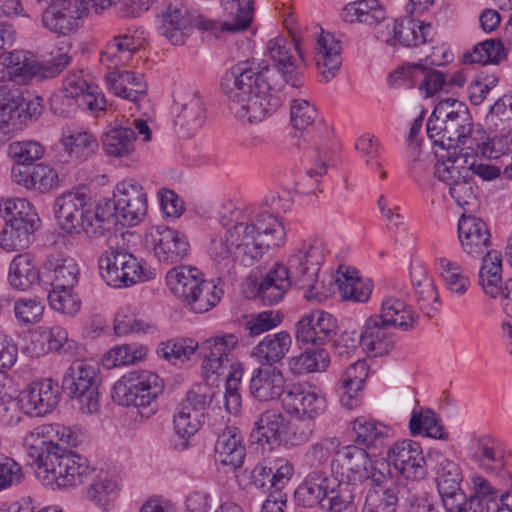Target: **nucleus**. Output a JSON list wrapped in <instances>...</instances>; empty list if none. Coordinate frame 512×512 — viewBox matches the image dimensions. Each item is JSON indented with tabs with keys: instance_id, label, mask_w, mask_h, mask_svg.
I'll return each mask as SVG.
<instances>
[{
	"instance_id": "nucleus-1",
	"label": "nucleus",
	"mask_w": 512,
	"mask_h": 512,
	"mask_svg": "<svg viewBox=\"0 0 512 512\" xmlns=\"http://www.w3.org/2000/svg\"><path fill=\"white\" fill-rule=\"evenodd\" d=\"M291 47L285 38L271 39L267 51L275 69L247 60L225 73L221 89L237 118L251 124L263 121L283 105L289 90L302 85Z\"/></svg>"
},
{
	"instance_id": "nucleus-2",
	"label": "nucleus",
	"mask_w": 512,
	"mask_h": 512,
	"mask_svg": "<svg viewBox=\"0 0 512 512\" xmlns=\"http://www.w3.org/2000/svg\"><path fill=\"white\" fill-rule=\"evenodd\" d=\"M285 237L283 223L273 214L261 212L249 223L235 224L225 237L212 238L210 253L219 268L228 271L236 261L252 265L269 249L283 245Z\"/></svg>"
},
{
	"instance_id": "nucleus-3",
	"label": "nucleus",
	"mask_w": 512,
	"mask_h": 512,
	"mask_svg": "<svg viewBox=\"0 0 512 512\" xmlns=\"http://www.w3.org/2000/svg\"><path fill=\"white\" fill-rule=\"evenodd\" d=\"M476 128L468 106L453 97L441 99L426 124L430 140L443 149L467 148Z\"/></svg>"
},
{
	"instance_id": "nucleus-4",
	"label": "nucleus",
	"mask_w": 512,
	"mask_h": 512,
	"mask_svg": "<svg viewBox=\"0 0 512 512\" xmlns=\"http://www.w3.org/2000/svg\"><path fill=\"white\" fill-rule=\"evenodd\" d=\"M50 448L54 451H47L43 460H33L36 476L45 486L76 487L94 480L95 469L85 457L62 447Z\"/></svg>"
},
{
	"instance_id": "nucleus-5",
	"label": "nucleus",
	"mask_w": 512,
	"mask_h": 512,
	"mask_svg": "<svg viewBox=\"0 0 512 512\" xmlns=\"http://www.w3.org/2000/svg\"><path fill=\"white\" fill-rule=\"evenodd\" d=\"M166 282L170 291L195 313L207 312L221 299L222 290L204 280L202 273L195 267L178 266L170 269Z\"/></svg>"
},
{
	"instance_id": "nucleus-6",
	"label": "nucleus",
	"mask_w": 512,
	"mask_h": 512,
	"mask_svg": "<svg viewBox=\"0 0 512 512\" xmlns=\"http://www.w3.org/2000/svg\"><path fill=\"white\" fill-rule=\"evenodd\" d=\"M120 0H36L42 9L41 22L45 29L60 35L77 30L80 20L87 15L90 6L98 10L115 5Z\"/></svg>"
},
{
	"instance_id": "nucleus-7",
	"label": "nucleus",
	"mask_w": 512,
	"mask_h": 512,
	"mask_svg": "<svg viewBox=\"0 0 512 512\" xmlns=\"http://www.w3.org/2000/svg\"><path fill=\"white\" fill-rule=\"evenodd\" d=\"M323 262V248L316 241L303 243L288 259L286 270L294 286L305 290L304 297L309 301L321 302L327 298L323 282L318 280Z\"/></svg>"
},
{
	"instance_id": "nucleus-8",
	"label": "nucleus",
	"mask_w": 512,
	"mask_h": 512,
	"mask_svg": "<svg viewBox=\"0 0 512 512\" xmlns=\"http://www.w3.org/2000/svg\"><path fill=\"white\" fill-rule=\"evenodd\" d=\"M331 470L340 480L349 481L360 486L381 487L388 481V473L378 465L372 464L365 448L347 445L340 448L331 463Z\"/></svg>"
},
{
	"instance_id": "nucleus-9",
	"label": "nucleus",
	"mask_w": 512,
	"mask_h": 512,
	"mask_svg": "<svg viewBox=\"0 0 512 512\" xmlns=\"http://www.w3.org/2000/svg\"><path fill=\"white\" fill-rule=\"evenodd\" d=\"M55 214L60 227L70 234L84 233L95 239L91 198L86 187L61 194L56 198Z\"/></svg>"
},
{
	"instance_id": "nucleus-10",
	"label": "nucleus",
	"mask_w": 512,
	"mask_h": 512,
	"mask_svg": "<svg viewBox=\"0 0 512 512\" xmlns=\"http://www.w3.org/2000/svg\"><path fill=\"white\" fill-rule=\"evenodd\" d=\"M163 389V381L157 374L145 370L131 371L114 384L112 398L122 406L148 407Z\"/></svg>"
},
{
	"instance_id": "nucleus-11",
	"label": "nucleus",
	"mask_w": 512,
	"mask_h": 512,
	"mask_svg": "<svg viewBox=\"0 0 512 512\" xmlns=\"http://www.w3.org/2000/svg\"><path fill=\"white\" fill-rule=\"evenodd\" d=\"M101 379L98 370L84 361L73 362L66 370L63 390L78 401L83 413L93 414L99 410V385Z\"/></svg>"
},
{
	"instance_id": "nucleus-12",
	"label": "nucleus",
	"mask_w": 512,
	"mask_h": 512,
	"mask_svg": "<svg viewBox=\"0 0 512 512\" xmlns=\"http://www.w3.org/2000/svg\"><path fill=\"white\" fill-rule=\"evenodd\" d=\"M109 250L99 259V269L109 286L128 287L142 278L143 268L133 254L119 245V236H109Z\"/></svg>"
},
{
	"instance_id": "nucleus-13",
	"label": "nucleus",
	"mask_w": 512,
	"mask_h": 512,
	"mask_svg": "<svg viewBox=\"0 0 512 512\" xmlns=\"http://www.w3.org/2000/svg\"><path fill=\"white\" fill-rule=\"evenodd\" d=\"M213 394L205 384L194 385L179 403L173 417V425L176 434L183 440L180 449L188 445L187 439L193 436L201 427L204 413L209 406Z\"/></svg>"
},
{
	"instance_id": "nucleus-14",
	"label": "nucleus",
	"mask_w": 512,
	"mask_h": 512,
	"mask_svg": "<svg viewBox=\"0 0 512 512\" xmlns=\"http://www.w3.org/2000/svg\"><path fill=\"white\" fill-rule=\"evenodd\" d=\"M378 465L388 472L392 465L403 477L411 480L423 479L427 474L420 444L409 439L394 443L387 451V461H380Z\"/></svg>"
},
{
	"instance_id": "nucleus-15",
	"label": "nucleus",
	"mask_w": 512,
	"mask_h": 512,
	"mask_svg": "<svg viewBox=\"0 0 512 512\" xmlns=\"http://www.w3.org/2000/svg\"><path fill=\"white\" fill-rule=\"evenodd\" d=\"M116 199V220L134 226L147 213V195L140 183L134 179L120 181L113 192Z\"/></svg>"
},
{
	"instance_id": "nucleus-16",
	"label": "nucleus",
	"mask_w": 512,
	"mask_h": 512,
	"mask_svg": "<svg viewBox=\"0 0 512 512\" xmlns=\"http://www.w3.org/2000/svg\"><path fill=\"white\" fill-rule=\"evenodd\" d=\"M146 242L152 248L154 256L167 265L184 260L190 252L187 236L166 226L151 228L146 234Z\"/></svg>"
},
{
	"instance_id": "nucleus-17",
	"label": "nucleus",
	"mask_w": 512,
	"mask_h": 512,
	"mask_svg": "<svg viewBox=\"0 0 512 512\" xmlns=\"http://www.w3.org/2000/svg\"><path fill=\"white\" fill-rule=\"evenodd\" d=\"M55 441L77 446L78 435L70 427L61 424H42L25 436L23 445L30 458L43 460L47 451H54L50 447H61Z\"/></svg>"
},
{
	"instance_id": "nucleus-18",
	"label": "nucleus",
	"mask_w": 512,
	"mask_h": 512,
	"mask_svg": "<svg viewBox=\"0 0 512 512\" xmlns=\"http://www.w3.org/2000/svg\"><path fill=\"white\" fill-rule=\"evenodd\" d=\"M428 460L433 463L436 484L445 509L455 507L454 500H462L464 493L460 488L462 473L459 465L442 453H429Z\"/></svg>"
},
{
	"instance_id": "nucleus-19",
	"label": "nucleus",
	"mask_w": 512,
	"mask_h": 512,
	"mask_svg": "<svg viewBox=\"0 0 512 512\" xmlns=\"http://www.w3.org/2000/svg\"><path fill=\"white\" fill-rule=\"evenodd\" d=\"M28 349L37 357L51 351L62 356L73 357L79 355L80 346L76 341L68 338L67 331L61 326H41L32 332Z\"/></svg>"
},
{
	"instance_id": "nucleus-20",
	"label": "nucleus",
	"mask_w": 512,
	"mask_h": 512,
	"mask_svg": "<svg viewBox=\"0 0 512 512\" xmlns=\"http://www.w3.org/2000/svg\"><path fill=\"white\" fill-rule=\"evenodd\" d=\"M336 319L323 310H313L301 317L296 324L295 337L305 345H323L336 334Z\"/></svg>"
},
{
	"instance_id": "nucleus-21",
	"label": "nucleus",
	"mask_w": 512,
	"mask_h": 512,
	"mask_svg": "<svg viewBox=\"0 0 512 512\" xmlns=\"http://www.w3.org/2000/svg\"><path fill=\"white\" fill-rule=\"evenodd\" d=\"M60 391L58 384L51 378L33 382L21 394L22 408L25 413L34 416H44L58 405Z\"/></svg>"
},
{
	"instance_id": "nucleus-22",
	"label": "nucleus",
	"mask_w": 512,
	"mask_h": 512,
	"mask_svg": "<svg viewBox=\"0 0 512 512\" xmlns=\"http://www.w3.org/2000/svg\"><path fill=\"white\" fill-rule=\"evenodd\" d=\"M226 19L223 23L200 19L197 27L201 30L239 32L247 30L252 22L253 0H222Z\"/></svg>"
},
{
	"instance_id": "nucleus-23",
	"label": "nucleus",
	"mask_w": 512,
	"mask_h": 512,
	"mask_svg": "<svg viewBox=\"0 0 512 512\" xmlns=\"http://www.w3.org/2000/svg\"><path fill=\"white\" fill-rule=\"evenodd\" d=\"M158 21L159 33L173 45H183L193 30L188 10L181 2L166 5Z\"/></svg>"
},
{
	"instance_id": "nucleus-24",
	"label": "nucleus",
	"mask_w": 512,
	"mask_h": 512,
	"mask_svg": "<svg viewBox=\"0 0 512 512\" xmlns=\"http://www.w3.org/2000/svg\"><path fill=\"white\" fill-rule=\"evenodd\" d=\"M289 430V420L278 410H266L261 413L254 423L250 433L252 443L269 445L270 448L279 446Z\"/></svg>"
},
{
	"instance_id": "nucleus-25",
	"label": "nucleus",
	"mask_w": 512,
	"mask_h": 512,
	"mask_svg": "<svg viewBox=\"0 0 512 512\" xmlns=\"http://www.w3.org/2000/svg\"><path fill=\"white\" fill-rule=\"evenodd\" d=\"M283 404L288 413L309 420L321 415L325 410V399L314 390L302 385H291L283 397Z\"/></svg>"
},
{
	"instance_id": "nucleus-26",
	"label": "nucleus",
	"mask_w": 512,
	"mask_h": 512,
	"mask_svg": "<svg viewBox=\"0 0 512 512\" xmlns=\"http://www.w3.org/2000/svg\"><path fill=\"white\" fill-rule=\"evenodd\" d=\"M250 394L261 402L284 395V376L277 366H261L253 370L250 379Z\"/></svg>"
},
{
	"instance_id": "nucleus-27",
	"label": "nucleus",
	"mask_w": 512,
	"mask_h": 512,
	"mask_svg": "<svg viewBox=\"0 0 512 512\" xmlns=\"http://www.w3.org/2000/svg\"><path fill=\"white\" fill-rule=\"evenodd\" d=\"M238 343V337L229 333L222 336H215L197 343L199 356L203 357V369L206 373H218L224 362H228V355Z\"/></svg>"
},
{
	"instance_id": "nucleus-28",
	"label": "nucleus",
	"mask_w": 512,
	"mask_h": 512,
	"mask_svg": "<svg viewBox=\"0 0 512 512\" xmlns=\"http://www.w3.org/2000/svg\"><path fill=\"white\" fill-rule=\"evenodd\" d=\"M435 31L431 23L404 17L395 20L393 24V37L386 40L387 44L396 42L405 47H415L432 41Z\"/></svg>"
},
{
	"instance_id": "nucleus-29",
	"label": "nucleus",
	"mask_w": 512,
	"mask_h": 512,
	"mask_svg": "<svg viewBox=\"0 0 512 512\" xmlns=\"http://www.w3.org/2000/svg\"><path fill=\"white\" fill-rule=\"evenodd\" d=\"M459 240L464 252L475 256L490 245V232L486 223L475 216H461L458 223Z\"/></svg>"
},
{
	"instance_id": "nucleus-30",
	"label": "nucleus",
	"mask_w": 512,
	"mask_h": 512,
	"mask_svg": "<svg viewBox=\"0 0 512 512\" xmlns=\"http://www.w3.org/2000/svg\"><path fill=\"white\" fill-rule=\"evenodd\" d=\"M368 374L364 361H356L346 370L343 380L337 389L340 404L352 410L362 403V388Z\"/></svg>"
},
{
	"instance_id": "nucleus-31",
	"label": "nucleus",
	"mask_w": 512,
	"mask_h": 512,
	"mask_svg": "<svg viewBox=\"0 0 512 512\" xmlns=\"http://www.w3.org/2000/svg\"><path fill=\"white\" fill-rule=\"evenodd\" d=\"M291 344L290 334L287 331H280L265 336L252 348L250 355L261 366H276L285 358Z\"/></svg>"
},
{
	"instance_id": "nucleus-32",
	"label": "nucleus",
	"mask_w": 512,
	"mask_h": 512,
	"mask_svg": "<svg viewBox=\"0 0 512 512\" xmlns=\"http://www.w3.org/2000/svg\"><path fill=\"white\" fill-rule=\"evenodd\" d=\"M106 81L115 95L132 102L138 101L147 92L143 75L131 71L113 69L106 74Z\"/></svg>"
},
{
	"instance_id": "nucleus-33",
	"label": "nucleus",
	"mask_w": 512,
	"mask_h": 512,
	"mask_svg": "<svg viewBox=\"0 0 512 512\" xmlns=\"http://www.w3.org/2000/svg\"><path fill=\"white\" fill-rule=\"evenodd\" d=\"M140 42L132 34L125 33L114 36L100 53V61L109 69H116L128 64L132 56L139 50Z\"/></svg>"
},
{
	"instance_id": "nucleus-34",
	"label": "nucleus",
	"mask_w": 512,
	"mask_h": 512,
	"mask_svg": "<svg viewBox=\"0 0 512 512\" xmlns=\"http://www.w3.org/2000/svg\"><path fill=\"white\" fill-rule=\"evenodd\" d=\"M315 50L318 69L325 80L329 81L335 77L342 63L340 42L331 33L321 30Z\"/></svg>"
},
{
	"instance_id": "nucleus-35",
	"label": "nucleus",
	"mask_w": 512,
	"mask_h": 512,
	"mask_svg": "<svg viewBox=\"0 0 512 512\" xmlns=\"http://www.w3.org/2000/svg\"><path fill=\"white\" fill-rule=\"evenodd\" d=\"M293 466L287 461L260 463L251 472V483L259 489H283L293 474Z\"/></svg>"
},
{
	"instance_id": "nucleus-36",
	"label": "nucleus",
	"mask_w": 512,
	"mask_h": 512,
	"mask_svg": "<svg viewBox=\"0 0 512 512\" xmlns=\"http://www.w3.org/2000/svg\"><path fill=\"white\" fill-rule=\"evenodd\" d=\"M291 286L294 284L286 265L277 263L260 282L258 296L264 304L273 305L283 298Z\"/></svg>"
},
{
	"instance_id": "nucleus-37",
	"label": "nucleus",
	"mask_w": 512,
	"mask_h": 512,
	"mask_svg": "<svg viewBox=\"0 0 512 512\" xmlns=\"http://www.w3.org/2000/svg\"><path fill=\"white\" fill-rule=\"evenodd\" d=\"M330 489V480L321 472H311L305 481L295 490L296 502L303 507L317 505L326 508V498Z\"/></svg>"
},
{
	"instance_id": "nucleus-38",
	"label": "nucleus",
	"mask_w": 512,
	"mask_h": 512,
	"mask_svg": "<svg viewBox=\"0 0 512 512\" xmlns=\"http://www.w3.org/2000/svg\"><path fill=\"white\" fill-rule=\"evenodd\" d=\"M216 461L230 466L233 470L239 468L245 458V448L241 444V436L236 428H226L218 435L215 443Z\"/></svg>"
},
{
	"instance_id": "nucleus-39",
	"label": "nucleus",
	"mask_w": 512,
	"mask_h": 512,
	"mask_svg": "<svg viewBox=\"0 0 512 512\" xmlns=\"http://www.w3.org/2000/svg\"><path fill=\"white\" fill-rule=\"evenodd\" d=\"M24 97L18 89L0 87V129L7 131L23 127Z\"/></svg>"
},
{
	"instance_id": "nucleus-40",
	"label": "nucleus",
	"mask_w": 512,
	"mask_h": 512,
	"mask_svg": "<svg viewBox=\"0 0 512 512\" xmlns=\"http://www.w3.org/2000/svg\"><path fill=\"white\" fill-rule=\"evenodd\" d=\"M377 316L380 323L403 331L411 330L418 318L411 306L392 296L382 301L381 313Z\"/></svg>"
},
{
	"instance_id": "nucleus-41",
	"label": "nucleus",
	"mask_w": 512,
	"mask_h": 512,
	"mask_svg": "<svg viewBox=\"0 0 512 512\" xmlns=\"http://www.w3.org/2000/svg\"><path fill=\"white\" fill-rule=\"evenodd\" d=\"M47 278L51 288H73L78 281L79 268L72 258H64L61 255H51L47 260Z\"/></svg>"
},
{
	"instance_id": "nucleus-42",
	"label": "nucleus",
	"mask_w": 512,
	"mask_h": 512,
	"mask_svg": "<svg viewBox=\"0 0 512 512\" xmlns=\"http://www.w3.org/2000/svg\"><path fill=\"white\" fill-rule=\"evenodd\" d=\"M34 66L28 61L26 53L15 50L0 55V81L25 83L33 77Z\"/></svg>"
},
{
	"instance_id": "nucleus-43",
	"label": "nucleus",
	"mask_w": 512,
	"mask_h": 512,
	"mask_svg": "<svg viewBox=\"0 0 512 512\" xmlns=\"http://www.w3.org/2000/svg\"><path fill=\"white\" fill-rule=\"evenodd\" d=\"M352 429L355 433V443L363 445L365 449L382 446L391 431L390 427L382 422L364 416L357 417L352 422Z\"/></svg>"
},
{
	"instance_id": "nucleus-44",
	"label": "nucleus",
	"mask_w": 512,
	"mask_h": 512,
	"mask_svg": "<svg viewBox=\"0 0 512 512\" xmlns=\"http://www.w3.org/2000/svg\"><path fill=\"white\" fill-rule=\"evenodd\" d=\"M35 258L29 253L15 256L9 266V283L17 290L25 291L39 280Z\"/></svg>"
},
{
	"instance_id": "nucleus-45",
	"label": "nucleus",
	"mask_w": 512,
	"mask_h": 512,
	"mask_svg": "<svg viewBox=\"0 0 512 512\" xmlns=\"http://www.w3.org/2000/svg\"><path fill=\"white\" fill-rule=\"evenodd\" d=\"M174 122L185 137L193 135L202 126L204 122V104L196 93L183 98L181 110Z\"/></svg>"
},
{
	"instance_id": "nucleus-46",
	"label": "nucleus",
	"mask_w": 512,
	"mask_h": 512,
	"mask_svg": "<svg viewBox=\"0 0 512 512\" xmlns=\"http://www.w3.org/2000/svg\"><path fill=\"white\" fill-rule=\"evenodd\" d=\"M378 316H371L366 320L364 330L361 332V342L376 355L387 353L393 346V337L390 325L380 323Z\"/></svg>"
},
{
	"instance_id": "nucleus-47",
	"label": "nucleus",
	"mask_w": 512,
	"mask_h": 512,
	"mask_svg": "<svg viewBox=\"0 0 512 512\" xmlns=\"http://www.w3.org/2000/svg\"><path fill=\"white\" fill-rule=\"evenodd\" d=\"M136 134L132 127L115 124L105 132L102 143L104 150L110 156H129L135 147Z\"/></svg>"
},
{
	"instance_id": "nucleus-48",
	"label": "nucleus",
	"mask_w": 512,
	"mask_h": 512,
	"mask_svg": "<svg viewBox=\"0 0 512 512\" xmlns=\"http://www.w3.org/2000/svg\"><path fill=\"white\" fill-rule=\"evenodd\" d=\"M502 259L500 252L488 251L483 258L479 271V284L484 293L491 298H496L502 291Z\"/></svg>"
},
{
	"instance_id": "nucleus-49",
	"label": "nucleus",
	"mask_w": 512,
	"mask_h": 512,
	"mask_svg": "<svg viewBox=\"0 0 512 512\" xmlns=\"http://www.w3.org/2000/svg\"><path fill=\"white\" fill-rule=\"evenodd\" d=\"M469 158H472L469 153L450 154L445 160L435 164L434 174L450 188L463 179L471 177V168L468 165Z\"/></svg>"
},
{
	"instance_id": "nucleus-50",
	"label": "nucleus",
	"mask_w": 512,
	"mask_h": 512,
	"mask_svg": "<svg viewBox=\"0 0 512 512\" xmlns=\"http://www.w3.org/2000/svg\"><path fill=\"white\" fill-rule=\"evenodd\" d=\"M411 281L420 310L432 317L439 309V296L434 280L425 271L419 270L411 274Z\"/></svg>"
},
{
	"instance_id": "nucleus-51",
	"label": "nucleus",
	"mask_w": 512,
	"mask_h": 512,
	"mask_svg": "<svg viewBox=\"0 0 512 512\" xmlns=\"http://www.w3.org/2000/svg\"><path fill=\"white\" fill-rule=\"evenodd\" d=\"M360 486L349 481L339 480L335 487H330L326 508L328 512H357L356 498Z\"/></svg>"
},
{
	"instance_id": "nucleus-52",
	"label": "nucleus",
	"mask_w": 512,
	"mask_h": 512,
	"mask_svg": "<svg viewBox=\"0 0 512 512\" xmlns=\"http://www.w3.org/2000/svg\"><path fill=\"white\" fill-rule=\"evenodd\" d=\"M62 144L71 156L85 160L98 150L99 143L88 131L68 129L63 133Z\"/></svg>"
},
{
	"instance_id": "nucleus-53",
	"label": "nucleus",
	"mask_w": 512,
	"mask_h": 512,
	"mask_svg": "<svg viewBox=\"0 0 512 512\" xmlns=\"http://www.w3.org/2000/svg\"><path fill=\"white\" fill-rule=\"evenodd\" d=\"M196 350L197 343L192 339L177 338L161 342L156 353L160 358L177 365L190 360V356L195 354Z\"/></svg>"
},
{
	"instance_id": "nucleus-54",
	"label": "nucleus",
	"mask_w": 512,
	"mask_h": 512,
	"mask_svg": "<svg viewBox=\"0 0 512 512\" xmlns=\"http://www.w3.org/2000/svg\"><path fill=\"white\" fill-rule=\"evenodd\" d=\"M339 289L347 300L365 303L369 300L373 284L370 279H363L357 275V271L347 270L343 274V279L338 278Z\"/></svg>"
},
{
	"instance_id": "nucleus-55",
	"label": "nucleus",
	"mask_w": 512,
	"mask_h": 512,
	"mask_svg": "<svg viewBox=\"0 0 512 512\" xmlns=\"http://www.w3.org/2000/svg\"><path fill=\"white\" fill-rule=\"evenodd\" d=\"M466 149L489 159H497L506 153L502 137H490L480 125H477L471 143Z\"/></svg>"
},
{
	"instance_id": "nucleus-56",
	"label": "nucleus",
	"mask_w": 512,
	"mask_h": 512,
	"mask_svg": "<svg viewBox=\"0 0 512 512\" xmlns=\"http://www.w3.org/2000/svg\"><path fill=\"white\" fill-rule=\"evenodd\" d=\"M146 353L147 348L144 346L123 344L110 349L102 358V364L106 369L134 364L142 360Z\"/></svg>"
},
{
	"instance_id": "nucleus-57",
	"label": "nucleus",
	"mask_w": 512,
	"mask_h": 512,
	"mask_svg": "<svg viewBox=\"0 0 512 512\" xmlns=\"http://www.w3.org/2000/svg\"><path fill=\"white\" fill-rule=\"evenodd\" d=\"M409 428L412 436L423 434L435 439H446V434L432 410H426L424 413L414 411L410 418Z\"/></svg>"
},
{
	"instance_id": "nucleus-58",
	"label": "nucleus",
	"mask_w": 512,
	"mask_h": 512,
	"mask_svg": "<svg viewBox=\"0 0 512 512\" xmlns=\"http://www.w3.org/2000/svg\"><path fill=\"white\" fill-rule=\"evenodd\" d=\"M438 264L447 289L458 295L465 294L469 289L470 281L460 265L445 257L439 258Z\"/></svg>"
},
{
	"instance_id": "nucleus-59",
	"label": "nucleus",
	"mask_w": 512,
	"mask_h": 512,
	"mask_svg": "<svg viewBox=\"0 0 512 512\" xmlns=\"http://www.w3.org/2000/svg\"><path fill=\"white\" fill-rule=\"evenodd\" d=\"M412 492V488L401 483L386 488L377 512H404Z\"/></svg>"
},
{
	"instance_id": "nucleus-60",
	"label": "nucleus",
	"mask_w": 512,
	"mask_h": 512,
	"mask_svg": "<svg viewBox=\"0 0 512 512\" xmlns=\"http://www.w3.org/2000/svg\"><path fill=\"white\" fill-rule=\"evenodd\" d=\"M72 57L62 49L51 51L49 57L38 64H33V77L50 79L58 76L71 63Z\"/></svg>"
},
{
	"instance_id": "nucleus-61",
	"label": "nucleus",
	"mask_w": 512,
	"mask_h": 512,
	"mask_svg": "<svg viewBox=\"0 0 512 512\" xmlns=\"http://www.w3.org/2000/svg\"><path fill=\"white\" fill-rule=\"evenodd\" d=\"M410 70H420L424 73V79L419 88L424 89L427 96H432L447 87V77L444 73L434 69H427L421 63L408 65L406 68L403 67L400 70H396L395 74L407 76Z\"/></svg>"
},
{
	"instance_id": "nucleus-62",
	"label": "nucleus",
	"mask_w": 512,
	"mask_h": 512,
	"mask_svg": "<svg viewBox=\"0 0 512 512\" xmlns=\"http://www.w3.org/2000/svg\"><path fill=\"white\" fill-rule=\"evenodd\" d=\"M116 218V199L105 198L92 209V222L95 231V239L101 238L110 231L111 225Z\"/></svg>"
},
{
	"instance_id": "nucleus-63",
	"label": "nucleus",
	"mask_w": 512,
	"mask_h": 512,
	"mask_svg": "<svg viewBox=\"0 0 512 512\" xmlns=\"http://www.w3.org/2000/svg\"><path fill=\"white\" fill-rule=\"evenodd\" d=\"M282 320L283 316L278 311H263L246 317L244 321V328L249 332L250 336H258L274 329L280 325Z\"/></svg>"
},
{
	"instance_id": "nucleus-64",
	"label": "nucleus",
	"mask_w": 512,
	"mask_h": 512,
	"mask_svg": "<svg viewBox=\"0 0 512 512\" xmlns=\"http://www.w3.org/2000/svg\"><path fill=\"white\" fill-rule=\"evenodd\" d=\"M34 232L22 228L17 223H11L0 233V246L8 251L27 248L31 243Z\"/></svg>"
}]
</instances>
